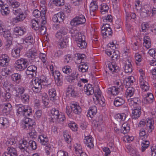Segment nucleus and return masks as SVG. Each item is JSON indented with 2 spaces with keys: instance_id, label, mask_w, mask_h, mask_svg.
<instances>
[{
  "instance_id": "obj_1",
  "label": "nucleus",
  "mask_w": 156,
  "mask_h": 156,
  "mask_svg": "<svg viewBox=\"0 0 156 156\" xmlns=\"http://www.w3.org/2000/svg\"><path fill=\"white\" fill-rule=\"evenodd\" d=\"M70 32L72 37L76 41L78 47L80 48H84L86 47L87 44L85 42V36L83 34L74 29H71Z\"/></svg>"
},
{
  "instance_id": "obj_2",
  "label": "nucleus",
  "mask_w": 156,
  "mask_h": 156,
  "mask_svg": "<svg viewBox=\"0 0 156 156\" xmlns=\"http://www.w3.org/2000/svg\"><path fill=\"white\" fill-rule=\"evenodd\" d=\"M12 12L14 14L18 15L13 19V21L15 23L23 21L27 17L26 14L23 12L20 8L13 9Z\"/></svg>"
},
{
  "instance_id": "obj_3",
  "label": "nucleus",
  "mask_w": 156,
  "mask_h": 156,
  "mask_svg": "<svg viewBox=\"0 0 156 156\" xmlns=\"http://www.w3.org/2000/svg\"><path fill=\"white\" fill-rule=\"evenodd\" d=\"M16 108L18 115H23L25 116H30L32 115V110L30 107L25 108L24 106L20 104L16 105Z\"/></svg>"
},
{
  "instance_id": "obj_4",
  "label": "nucleus",
  "mask_w": 156,
  "mask_h": 156,
  "mask_svg": "<svg viewBox=\"0 0 156 156\" xmlns=\"http://www.w3.org/2000/svg\"><path fill=\"white\" fill-rule=\"evenodd\" d=\"M28 65L29 62L27 59L21 58L16 61L15 67L17 69L23 70L27 67Z\"/></svg>"
},
{
  "instance_id": "obj_5",
  "label": "nucleus",
  "mask_w": 156,
  "mask_h": 156,
  "mask_svg": "<svg viewBox=\"0 0 156 156\" xmlns=\"http://www.w3.org/2000/svg\"><path fill=\"white\" fill-rule=\"evenodd\" d=\"M85 18L83 15L76 16L70 21V24L73 26H76L78 25L84 23L86 22Z\"/></svg>"
},
{
  "instance_id": "obj_6",
  "label": "nucleus",
  "mask_w": 156,
  "mask_h": 156,
  "mask_svg": "<svg viewBox=\"0 0 156 156\" xmlns=\"http://www.w3.org/2000/svg\"><path fill=\"white\" fill-rule=\"evenodd\" d=\"M123 86H120L119 87L116 86H113L108 89L107 93L109 94L116 95L120 92L123 90Z\"/></svg>"
},
{
  "instance_id": "obj_7",
  "label": "nucleus",
  "mask_w": 156,
  "mask_h": 156,
  "mask_svg": "<svg viewBox=\"0 0 156 156\" xmlns=\"http://www.w3.org/2000/svg\"><path fill=\"white\" fill-rule=\"evenodd\" d=\"M37 67L34 65H31L28 66L26 71V74L29 77L32 78L36 75Z\"/></svg>"
},
{
  "instance_id": "obj_8",
  "label": "nucleus",
  "mask_w": 156,
  "mask_h": 156,
  "mask_svg": "<svg viewBox=\"0 0 156 156\" xmlns=\"http://www.w3.org/2000/svg\"><path fill=\"white\" fill-rule=\"evenodd\" d=\"M128 103L129 105L134 108L135 107H140L141 104L140 99L138 98L129 99Z\"/></svg>"
},
{
  "instance_id": "obj_9",
  "label": "nucleus",
  "mask_w": 156,
  "mask_h": 156,
  "mask_svg": "<svg viewBox=\"0 0 156 156\" xmlns=\"http://www.w3.org/2000/svg\"><path fill=\"white\" fill-rule=\"evenodd\" d=\"M38 55L36 50L34 48L29 49L26 53L27 57L32 60L37 58Z\"/></svg>"
},
{
  "instance_id": "obj_10",
  "label": "nucleus",
  "mask_w": 156,
  "mask_h": 156,
  "mask_svg": "<svg viewBox=\"0 0 156 156\" xmlns=\"http://www.w3.org/2000/svg\"><path fill=\"white\" fill-rule=\"evenodd\" d=\"M33 15L36 18H39L41 16V21L42 24L44 25L46 23V21L44 20V19H45V12L44 13H43L42 15L40 11L37 9H35L33 12Z\"/></svg>"
},
{
  "instance_id": "obj_11",
  "label": "nucleus",
  "mask_w": 156,
  "mask_h": 156,
  "mask_svg": "<svg viewBox=\"0 0 156 156\" xmlns=\"http://www.w3.org/2000/svg\"><path fill=\"white\" fill-rule=\"evenodd\" d=\"M42 77H41L40 79L37 78H36L33 83V87L42 88V85H44V83L47 81L46 78H44L42 79Z\"/></svg>"
},
{
  "instance_id": "obj_12",
  "label": "nucleus",
  "mask_w": 156,
  "mask_h": 156,
  "mask_svg": "<svg viewBox=\"0 0 156 156\" xmlns=\"http://www.w3.org/2000/svg\"><path fill=\"white\" fill-rule=\"evenodd\" d=\"M19 147L25 154L28 152V143L26 140H23L19 144Z\"/></svg>"
},
{
  "instance_id": "obj_13",
  "label": "nucleus",
  "mask_w": 156,
  "mask_h": 156,
  "mask_svg": "<svg viewBox=\"0 0 156 156\" xmlns=\"http://www.w3.org/2000/svg\"><path fill=\"white\" fill-rule=\"evenodd\" d=\"M78 74L76 72H74L69 76H67L66 79L70 83L76 82L78 80Z\"/></svg>"
},
{
  "instance_id": "obj_14",
  "label": "nucleus",
  "mask_w": 156,
  "mask_h": 156,
  "mask_svg": "<svg viewBox=\"0 0 156 156\" xmlns=\"http://www.w3.org/2000/svg\"><path fill=\"white\" fill-rule=\"evenodd\" d=\"M9 62V56L6 54L2 55L0 57V65L2 66H5L8 65Z\"/></svg>"
},
{
  "instance_id": "obj_15",
  "label": "nucleus",
  "mask_w": 156,
  "mask_h": 156,
  "mask_svg": "<svg viewBox=\"0 0 156 156\" xmlns=\"http://www.w3.org/2000/svg\"><path fill=\"white\" fill-rule=\"evenodd\" d=\"M84 91L86 94L90 95L94 94V90L92 85L90 84H85L84 87Z\"/></svg>"
},
{
  "instance_id": "obj_16",
  "label": "nucleus",
  "mask_w": 156,
  "mask_h": 156,
  "mask_svg": "<svg viewBox=\"0 0 156 156\" xmlns=\"http://www.w3.org/2000/svg\"><path fill=\"white\" fill-rule=\"evenodd\" d=\"M3 156H17V151L14 148L9 147L7 151L5 153Z\"/></svg>"
},
{
  "instance_id": "obj_17",
  "label": "nucleus",
  "mask_w": 156,
  "mask_h": 156,
  "mask_svg": "<svg viewBox=\"0 0 156 156\" xmlns=\"http://www.w3.org/2000/svg\"><path fill=\"white\" fill-rule=\"evenodd\" d=\"M60 41L58 42V46L61 48L66 47L69 41V37L66 36L63 37L62 38H59Z\"/></svg>"
},
{
  "instance_id": "obj_18",
  "label": "nucleus",
  "mask_w": 156,
  "mask_h": 156,
  "mask_svg": "<svg viewBox=\"0 0 156 156\" xmlns=\"http://www.w3.org/2000/svg\"><path fill=\"white\" fill-rule=\"evenodd\" d=\"M84 142L87 146L90 148L94 147L93 140L91 136H85Z\"/></svg>"
},
{
  "instance_id": "obj_19",
  "label": "nucleus",
  "mask_w": 156,
  "mask_h": 156,
  "mask_svg": "<svg viewBox=\"0 0 156 156\" xmlns=\"http://www.w3.org/2000/svg\"><path fill=\"white\" fill-rule=\"evenodd\" d=\"M145 125L148 132L151 133L154 129L153 124L154 123V121L152 119H148L146 121Z\"/></svg>"
},
{
  "instance_id": "obj_20",
  "label": "nucleus",
  "mask_w": 156,
  "mask_h": 156,
  "mask_svg": "<svg viewBox=\"0 0 156 156\" xmlns=\"http://www.w3.org/2000/svg\"><path fill=\"white\" fill-rule=\"evenodd\" d=\"M71 108L73 112L76 114H80L82 111L80 106L76 103L73 102L71 103Z\"/></svg>"
},
{
  "instance_id": "obj_21",
  "label": "nucleus",
  "mask_w": 156,
  "mask_h": 156,
  "mask_svg": "<svg viewBox=\"0 0 156 156\" xmlns=\"http://www.w3.org/2000/svg\"><path fill=\"white\" fill-rule=\"evenodd\" d=\"M134 109L133 110L132 114L133 119H136L140 117L141 114V107H133Z\"/></svg>"
},
{
  "instance_id": "obj_22",
  "label": "nucleus",
  "mask_w": 156,
  "mask_h": 156,
  "mask_svg": "<svg viewBox=\"0 0 156 156\" xmlns=\"http://www.w3.org/2000/svg\"><path fill=\"white\" fill-rule=\"evenodd\" d=\"M68 31L67 28L62 27L59 31L57 32L56 34V37L58 38H62L63 37V36L67 34Z\"/></svg>"
},
{
  "instance_id": "obj_23",
  "label": "nucleus",
  "mask_w": 156,
  "mask_h": 156,
  "mask_svg": "<svg viewBox=\"0 0 156 156\" xmlns=\"http://www.w3.org/2000/svg\"><path fill=\"white\" fill-rule=\"evenodd\" d=\"M79 71L82 73L87 72L88 69V66L86 62H80L78 66Z\"/></svg>"
},
{
  "instance_id": "obj_24",
  "label": "nucleus",
  "mask_w": 156,
  "mask_h": 156,
  "mask_svg": "<svg viewBox=\"0 0 156 156\" xmlns=\"http://www.w3.org/2000/svg\"><path fill=\"white\" fill-rule=\"evenodd\" d=\"M154 98L153 95L152 94L147 93V95L143 98L142 100L145 104L151 103L153 102Z\"/></svg>"
},
{
  "instance_id": "obj_25",
  "label": "nucleus",
  "mask_w": 156,
  "mask_h": 156,
  "mask_svg": "<svg viewBox=\"0 0 156 156\" xmlns=\"http://www.w3.org/2000/svg\"><path fill=\"white\" fill-rule=\"evenodd\" d=\"M39 140L41 143L44 145H47L48 143V137L44 134H41L38 136V141Z\"/></svg>"
},
{
  "instance_id": "obj_26",
  "label": "nucleus",
  "mask_w": 156,
  "mask_h": 156,
  "mask_svg": "<svg viewBox=\"0 0 156 156\" xmlns=\"http://www.w3.org/2000/svg\"><path fill=\"white\" fill-rule=\"evenodd\" d=\"M125 103V100L122 97H117L115 98L114 101V105L116 107L122 105Z\"/></svg>"
},
{
  "instance_id": "obj_27",
  "label": "nucleus",
  "mask_w": 156,
  "mask_h": 156,
  "mask_svg": "<svg viewBox=\"0 0 156 156\" xmlns=\"http://www.w3.org/2000/svg\"><path fill=\"white\" fill-rule=\"evenodd\" d=\"M51 113L52 114V119L53 121H54L58 119V115L60 113L59 110L57 108H53L51 111Z\"/></svg>"
},
{
  "instance_id": "obj_28",
  "label": "nucleus",
  "mask_w": 156,
  "mask_h": 156,
  "mask_svg": "<svg viewBox=\"0 0 156 156\" xmlns=\"http://www.w3.org/2000/svg\"><path fill=\"white\" fill-rule=\"evenodd\" d=\"M97 112V108L96 106L90 107L88 112L87 116L91 118H93Z\"/></svg>"
},
{
  "instance_id": "obj_29",
  "label": "nucleus",
  "mask_w": 156,
  "mask_h": 156,
  "mask_svg": "<svg viewBox=\"0 0 156 156\" xmlns=\"http://www.w3.org/2000/svg\"><path fill=\"white\" fill-rule=\"evenodd\" d=\"M12 109L11 105L9 103H8L5 105L2 111L3 114L7 115L9 114Z\"/></svg>"
},
{
  "instance_id": "obj_30",
  "label": "nucleus",
  "mask_w": 156,
  "mask_h": 156,
  "mask_svg": "<svg viewBox=\"0 0 156 156\" xmlns=\"http://www.w3.org/2000/svg\"><path fill=\"white\" fill-rule=\"evenodd\" d=\"M14 31L16 35L21 36L26 32V30L23 27H17L14 28Z\"/></svg>"
},
{
  "instance_id": "obj_31",
  "label": "nucleus",
  "mask_w": 156,
  "mask_h": 156,
  "mask_svg": "<svg viewBox=\"0 0 156 156\" xmlns=\"http://www.w3.org/2000/svg\"><path fill=\"white\" fill-rule=\"evenodd\" d=\"M135 81L133 76H131L126 78L123 81L124 84L127 87L129 86L131 83H133Z\"/></svg>"
},
{
  "instance_id": "obj_32",
  "label": "nucleus",
  "mask_w": 156,
  "mask_h": 156,
  "mask_svg": "<svg viewBox=\"0 0 156 156\" xmlns=\"http://www.w3.org/2000/svg\"><path fill=\"white\" fill-rule=\"evenodd\" d=\"M11 78L13 81L19 83L21 81V76L19 73H14L12 75Z\"/></svg>"
},
{
  "instance_id": "obj_33",
  "label": "nucleus",
  "mask_w": 156,
  "mask_h": 156,
  "mask_svg": "<svg viewBox=\"0 0 156 156\" xmlns=\"http://www.w3.org/2000/svg\"><path fill=\"white\" fill-rule=\"evenodd\" d=\"M2 31V32H0L1 36L4 37L6 39L9 38L10 39H12L10 32L9 30H6L5 29V30Z\"/></svg>"
},
{
  "instance_id": "obj_34",
  "label": "nucleus",
  "mask_w": 156,
  "mask_h": 156,
  "mask_svg": "<svg viewBox=\"0 0 156 156\" xmlns=\"http://www.w3.org/2000/svg\"><path fill=\"white\" fill-rule=\"evenodd\" d=\"M144 45L145 47L148 49L151 46V43L150 37L147 36H145L144 38Z\"/></svg>"
},
{
  "instance_id": "obj_35",
  "label": "nucleus",
  "mask_w": 156,
  "mask_h": 156,
  "mask_svg": "<svg viewBox=\"0 0 156 156\" xmlns=\"http://www.w3.org/2000/svg\"><path fill=\"white\" fill-rule=\"evenodd\" d=\"M125 71L126 73H131L132 71V65L129 60L126 62L125 66Z\"/></svg>"
},
{
  "instance_id": "obj_36",
  "label": "nucleus",
  "mask_w": 156,
  "mask_h": 156,
  "mask_svg": "<svg viewBox=\"0 0 156 156\" xmlns=\"http://www.w3.org/2000/svg\"><path fill=\"white\" fill-rule=\"evenodd\" d=\"M146 7H150V9H147L146 10L147 12L146 13L149 14L150 16H154L156 15V8H151V7L149 5H146L144 7L146 8Z\"/></svg>"
},
{
  "instance_id": "obj_37",
  "label": "nucleus",
  "mask_w": 156,
  "mask_h": 156,
  "mask_svg": "<svg viewBox=\"0 0 156 156\" xmlns=\"http://www.w3.org/2000/svg\"><path fill=\"white\" fill-rule=\"evenodd\" d=\"M130 130V127L129 125L127 123H123L122 126L121 131L124 134H126L129 132Z\"/></svg>"
},
{
  "instance_id": "obj_38",
  "label": "nucleus",
  "mask_w": 156,
  "mask_h": 156,
  "mask_svg": "<svg viewBox=\"0 0 156 156\" xmlns=\"http://www.w3.org/2000/svg\"><path fill=\"white\" fill-rule=\"evenodd\" d=\"M48 94L50 96V99L52 101L56 99V91L54 88L49 89Z\"/></svg>"
},
{
  "instance_id": "obj_39",
  "label": "nucleus",
  "mask_w": 156,
  "mask_h": 156,
  "mask_svg": "<svg viewBox=\"0 0 156 156\" xmlns=\"http://www.w3.org/2000/svg\"><path fill=\"white\" fill-rule=\"evenodd\" d=\"M1 12L3 15L6 16L9 14L10 10L7 5H3L1 7Z\"/></svg>"
},
{
  "instance_id": "obj_40",
  "label": "nucleus",
  "mask_w": 156,
  "mask_h": 156,
  "mask_svg": "<svg viewBox=\"0 0 156 156\" xmlns=\"http://www.w3.org/2000/svg\"><path fill=\"white\" fill-rule=\"evenodd\" d=\"M35 127V122H31L30 124L26 125L23 126V128L25 130H30L31 131H32L33 130H35L34 128Z\"/></svg>"
},
{
  "instance_id": "obj_41",
  "label": "nucleus",
  "mask_w": 156,
  "mask_h": 156,
  "mask_svg": "<svg viewBox=\"0 0 156 156\" xmlns=\"http://www.w3.org/2000/svg\"><path fill=\"white\" fill-rule=\"evenodd\" d=\"M67 91L72 97L76 96V93L74 90V87L71 85H69L67 89Z\"/></svg>"
},
{
  "instance_id": "obj_42",
  "label": "nucleus",
  "mask_w": 156,
  "mask_h": 156,
  "mask_svg": "<svg viewBox=\"0 0 156 156\" xmlns=\"http://www.w3.org/2000/svg\"><path fill=\"white\" fill-rule=\"evenodd\" d=\"M20 48H15L12 50V55L14 58H17L20 56Z\"/></svg>"
},
{
  "instance_id": "obj_43",
  "label": "nucleus",
  "mask_w": 156,
  "mask_h": 156,
  "mask_svg": "<svg viewBox=\"0 0 156 156\" xmlns=\"http://www.w3.org/2000/svg\"><path fill=\"white\" fill-rule=\"evenodd\" d=\"M126 118V115L125 114H118L115 116V120L119 122L124 121Z\"/></svg>"
},
{
  "instance_id": "obj_44",
  "label": "nucleus",
  "mask_w": 156,
  "mask_h": 156,
  "mask_svg": "<svg viewBox=\"0 0 156 156\" xmlns=\"http://www.w3.org/2000/svg\"><path fill=\"white\" fill-rule=\"evenodd\" d=\"M22 101L24 103H28L29 101V96L26 94H24L19 97Z\"/></svg>"
},
{
  "instance_id": "obj_45",
  "label": "nucleus",
  "mask_w": 156,
  "mask_h": 156,
  "mask_svg": "<svg viewBox=\"0 0 156 156\" xmlns=\"http://www.w3.org/2000/svg\"><path fill=\"white\" fill-rule=\"evenodd\" d=\"M135 89L133 87H128L126 90V95L127 97H131L134 94Z\"/></svg>"
},
{
  "instance_id": "obj_46",
  "label": "nucleus",
  "mask_w": 156,
  "mask_h": 156,
  "mask_svg": "<svg viewBox=\"0 0 156 156\" xmlns=\"http://www.w3.org/2000/svg\"><path fill=\"white\" fill-rule=\"evenodd\" d=\"M108 9V6L105 3L102 4L100 5L101 12L102 14H104L107 12Z\"/></svg>"
},
{
  "instance_id": "obj_47",
  "label": "nucleus",
  "mask_w": 156,
  "mask_h": 156,
  "mask_svg": "<svg viewBox=\"0 0 156 156\" xmlns=\"http://www.w3.org/2000/svg\"><path fill=\"white\" fill-rule=\"evenodd\" d=\"M25 89L24 87L22 86H19L16 89V93L18 94H16V96L18 97H19V95H21L23 94V93L25 92Z\"/></svg>"
},
{
  "instance_id": "obj_48",
  "label": "nucleus",
  "mask_w": 156,
  "mask_h": 156,
  "mask_svg": "<svg viewBox=\"0 0 156 156\" xmlns=\"http://www.w3.org/2000/svg\"><path fill=\"white\" fill-rule=\"evenodd\" d=\"M101 33L105 37H108V35H111L112 33V30L111 28L101 30Z\"/></svg>"
},
{
  "instance_id": "obj_49",
  "label": "nucleus",
  "mask_w": 156,
  "mask_h": 156,
  "mask_svg": "<svg viewBox=\"0 0 156 156\" xmlns=\"http://www.w3.org/2000/svg\"><path fill=\"white\" fill-rule=\"evenodd\" d=\"M9 121L7 118L2 117L0 118V124L3 127H7L9 125Z\"/></svg>"
},
{
  "instance_id": "obj_50",
  "label": "nucleus",
  "mask_w": 156,
  "mask_h": 156,
  "mask_svg": "<svg viewBox=\"0 0 156 156\" xmlns=\"http://www.w3.org/2000/svg\"><path fill=\"white\" fill-rule=\"evenodd\" d=\"M37 148V145L35 141L30 140L28 143V148H31L32 150H35Z\"/></svg>"
},
{
  "instance_id": "obj_51",
  "label": "nucleus",
  "mask_w": 156,
  "mask_h": 156,
  "mask_svg": "<svg viewBox=\"0 0 156 156\" xmlns=\"http://www.w3.org/2000/svg\"><path fill=\"white\" fill-rule=\"evenodd\" d=\"M93 118L97 125H100L103 122L102 116L100 115H97L95 117H94Z\"/></svg>"
},
{
  "instance_id": "obj_52",
  "label": "nucleus",
  "mask_w": 156,
  "mask_h": 156,
  "mask_svg": "<svg viewBox=\"0 0 156 156\" xmlns=\"http://www.w3.org/2000/svg\"><path fill=\"white\" fill-rule=\"evenodd\" d=\"M90 11H95L98 8V5L96 2H92L90 5Z\"/></svg>"
},
{
  "instance_id": "obj_53",
  "label": "nucleus",
  "mask_w": 156,
  "mask_h": 156,
  "mask_svg": "<svg viewBox=\"0 0 156 156\" xmlns=\"http://www.w3.org/2000/svg\"><path fill=\"white\" fill-rule=\"evenodd\" d=\"M63 136L65 141L68 144H69L71 141V138L68 132L66 131L63 133Z\"/></svg>"
},
{
  "instance_id": "obj_54",
  "label": "nucleus",
  "mask_w": 156,
  "mask_h": 156,
  "mask_svg": "<svg viewBox=\"0 0 156 156\" xmlns=\"http://www.w3.org/2000/svg\"><path fill=\"white\" fill-rule=\"evenodd\" d=\"M149 142L147 140L143 141L142 143L141 149L142 152L144 151L149 146Z\"/></svg>"
},
{
  "instance_id": "obj_55",
  "label": "nucleus",
  "mask_w": 156,
  "mask_h": 156,
  "mask_svg": "<svg viewBox=\"0 0 156 156\" xmlns=\"http://www.w3.org/2000/svg\"><path fill=\"white\" fill-rule=\"evenodd\" d=\"M45 146V149L46 151V153L47 154V155H49L50 154V153L53 151L54 148L50 144H48Z\"/></svg>"
},
{
  "instance_id": "obj_56",
  "label": "nucleus",
  "mask_w": 156,
  "mask_h": 156,
  "mask_svg": "<svg viewBox=\"0 0 156 156\" xmlns=\"http://www.w3.org/2000/svg\"><path fill=\"white\" fill-rule=\"evenodd\" d=\"M32 28L36 30H38L39 29V27L38 22L35 20H32Z\"/></svg>"
},
{
  "instance_id": "obj_57",
  "label": "nucleus",
  "mask_w": 156,
  "mask_h": 156,
  "mask_svg": "<svg viewBox=\"0 0 156 156\" xmlns=\"http://www.w3.org/2000/svg\"><path fill=\"white\" fill-rule=\"evenodd\" d=\"M52 76L54 77L55 80L59 79L60 77H63L62 76L58 71H55V72H52Z\"/></svg>"
},
{
  "instance_id": "obj_58",
  "label": "nucleus",
  "mask_w": 156,
  "mask_h": 156,
  "mask_svg": "<svg viewBox=\"0 0 156 156\" xmlns=\"http://www.w3.org/2000/svg\"><path fill=\"white\" fill-rule=\"evenodd\" d=\"M33 37L32 36H29L25 38L23 41V42L30 45L33 43Z\"/></svg>"
},
{
  "instance_id": "obj_59",
  "label": "nucleus",
  "mask_w": 156,
  "mask_h": 156,
  "mask_svg": "<svg viewBox=\"0 0 156 156\" xmlns=\"http://www.w3.org/2000/svg\"><path fill=\"white\" fill-rule=\"evenodd\" d=\"M73 111L71 108V104L70 105V106H67L66 109V112L68 116L70 117H71L72 116V112Z\"/></svg>"
},
{
  "instance_id": "obj_60",
  "label": "nucleus",
  "mask_w": 156,
  "mask_h": 156,
  "mask_svg": "<svg viewBox=\"0 0 156 156\" xmlns=\"http://www.w3.org/2000/svg\"><path fill=\"white\" fill-rule=\"evenodd\" d=\"M53 3L57 6H60L64 4V0H53Z\"/></svg>"
},
{
  "instance_id": "obj_61",
  "label": "nucleus",
  "mask_w": 156,
  "mask_h": 156,
  "mask_svg": "<svg viewBox=\"0 0 156 156\" xmlns=\"http://www.w3.org/2000/svg\"><path fill=\"white\" fill-rule=\"evenodd\" d=\"M63 15V13H61V12H58L56 14L57 18L58 19L57 20L58 22L60 23L63 21L64 18Z\"/></svg>"
},
{
  "instance_id": "obj_62",
  "label": "nucleus",
  "mask_w": 156,
  "mask_h": 156,
  "mask_svg": "<svg viewBox=\"0 0 156 156\" xmlns=\"http://www.w3.org/2000/svg\"><path fill=\"white\" fill-rule=\"evenodd\" d=\"M62 70L63 73L66 74H69L71 72L72 70L69 66H66L62 68Z\"/></svg>"
},
{
  "instance_id": "obj_63",
  "label": "nucleus",
  "mask_w": 156,
  "mask_h": 156,
  "mask_svg": "<svg viewBox=\"0 0 156 156\" xmlns=\"http://www.w3.org/2000/svg\"><path fill=\"white\" fill-rule=\"evenodd\" d=\"M16 142L15 139L14 138L9 139L6 142V144L8 145H12L15 144Z\"/></svg>"
},
{
  "instance_id": "obj_64",
  "label": "nucleus",
  "mask_w": 156,
  "mask_h": 156,
  "mask_svg": "<svg viewBox=\"0 0 156 156\" xmlns=\"http://www.w3.org/2000/svg\"><path fill=\"white\" fill-rule=\"evenodd\" d=\"M57 156H68V155L67 152L60 150L58 152Z\"/></svg>"
}]
</instances>
